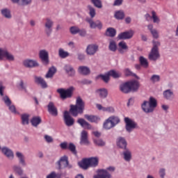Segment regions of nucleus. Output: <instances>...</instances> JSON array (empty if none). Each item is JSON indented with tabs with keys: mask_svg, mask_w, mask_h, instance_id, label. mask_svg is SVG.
I'll return each mask as SVG.
<instances>
[{
	"mask_svg": "<svg viewBox=\"0 0 178 178\" xmlns=\"http://www.w3.org/2000/svg\"><path fill=\"white\" fill-rule=\"evenodd\" d=\"M86 106V103L83 101L81 97H78L76 100V104H72L70 106V112L74 118L79 116V114L81 115L84 112V108Z\"/></svg>",
	"mask_w": 178,
	"mask_h": 178,
	"instance_id": "f257e3e1",
	"label": "nucleus"
},
{
	"mask_svg": "<svg viewBox=\"0 0 178 178\" xmlns=\"http://www.w3.org/2000/svg\"><path fill=\"white\" fill-rule=\"evenodd\" d=\"M156 99L155 98L150 97L149 102L145 101L142 104V109L146 113H151L154 112V109L156 108Z\"/></svg>",
	"mask_w": 178,
	"mask_h": 178,
	"instance_id": "f03ea898",
	"label": "nucleus"
},
{
	"mask_svg": "<svg viewBox=\"0 0 178 178\" xmlns=\"http://www.w3.org/2000/svg\"><path fill=\"white\" fill-rule=\"evenodd\" d=\"M159 45H161L159 42L153 41V47L149 54V59L150 60H157V59H159L161 56L159 54V49H158Z\"/></svg>",
	"mask_w": 178,
	"mask_h": 178,
	"instance_id": "7ed1b4c3",
	"label": "nucleus"
},
{
	"mask_svg": "<svg viewBox=\"0 0 178 178\" xmlns=\"http://www.w3.org/2000/svg\"><path fill=\"white\" fill-rule=\"evenodd\" d=\"M74 90V88L73 87H70L66 90H65L64 88H58L57 90V92L60 94L61 99H67V98H72Z\"/></svg>",
	"mask_w": 178,
	"mask_h": 178,
	"instance_id": "20e7f679",
	"label": "nucleus"
},
{
	"mask_svg": "<svg viewBox=\"0 0 178 178\" xmlns=\"http://www.w3.org/2000/svg\"><path fill=\"white\" fill-rule=\"evenodd\" d=\"M63 120L65 126L70 127L74 124V118L70 115L69 111H65L63 113Z\"/></svg>",
	"mask_w": 178,
	"mask_h": 178,
	"instance_id": "39448f33",
	"label": "nucleus"
},
{
	"mask_svg": "<svg viewBox=\"0 0 178 178\" xmlns=\"http://www.w3.org/2000/svg\"><path fill=\"white\" fill-rule=\"evenodd\" d=\"M124 122L126 123V130L129 133H131L132 130H134V129H136L137 127V122H134V120L127 117L124 118Z\"/></svg>",
	"mask_w": 178,
	"mask_h": 178,
	"instance_id": "423d86ee",
	"label": "nucleus"
},
{
	"mask_svg": "<svg viewBox=\"0 0 178 178\" xmlns=\"http://www.w3.org/2000/svg\"><path fill=\"white\" fill-rule=\"evenodd\" d=\"M39 57L44 65H48V63H49V55L47 50H40L39 52Z\"/></svg>",
	"mask_w": 178,
	"mask_h": 178,
	"instance_id": "0eeeda50",
	"label": "nucleus"
},
{
	"mask_svg": "<svg viewBox=\"0 0 178 178\" xmlns=\"http://www.w3.org/2000/svg\"><path fill=\"white\" fill-rule=\"evenodd\" d=\"M3 58H6L7 60H15V56H13V55H12L10 53L8 52L5 49H0V60H2Z\"/></svg>",
	"mask_w": 178,
	"mask_h": 178,
	"instance_id": "6e6552de",
	"label": "nucleus"
},
{
	"mask_svg": "<svg viewBox=\"0 0 178 178\" xmlns=\"http://www.w3.org/2000/svg\"><path fill=\"white\" fill-rule=\"evenodd\" d=\"M133 35H134V31L130 30L129 31L120 33L118 38L119 40H130V38H133Z\"/></svg>",
	"mask_w": 178,
	"mask_h": 178,
	"instance_id": "1a4fd4ad",
	"label": "nucleus"
},
{
	"mask_svg": "<svg viewBox=\"0 0 178 178\" xmlns=\"http://www.w3.org/2000/svg\"><path fill=\"white\" fill-rule=\"evenodd\" d=\"M86 22L89 23L90 29H99V30L102 29V22L99 20L93 22L92 19L87 18Z\"/></svg>",
	"mask_w": 178,
	"mask_h": 178,
	"instance_id": "9d476101",
	"label": "nucleus"
},
{
	"mask_svg": "<svg viewBox=\"0 0 178 178\" xmlns=\"http://www.w3.org/2000/svg\"><path fill=\"white\" fill-rule=\"evenodd\" d=\"M54 26V22L51 20L49 18L46 19V22L44 24L45 27V33L48 37L51 35L52 33V27Z\"/></svg>",
	"mask_w": 178,
	"mask_h": 178,
	"instance_id": "9b49d317",
	"label": "nucleus"
},
{
	"mask_svg": "<svg viewBox=\"0 0 178 178\" xmlns=\"http://www.w3.org/2000/svg\"><path fill=\"white\" fill-rule=\"evenodd\" d=\"M3 101L7 105V106L9 107V111L12 112V113H14L15 115L17 114V111H16V107L13 105L10 106L12 104V102L10 101V99L8 96H6L3 97Z\"/></svg>",
	"mask_w": 178,
	"mask_h": 178,
	"instance_id": "f8f14e48",
	"label": "nucleus"
},
{
	"mask_svg": "<svg viewBox=\"0 0 178 178\" xmlns=\"http://www.w3.org/2000/svg\"><path fill=\"white\" fill-rule=\"evenodd\" d=\"M93 178H112V175L106 170H99L97 175H95Z\"/></svg>",
	"mask_w": 178,
	"mask_h": 178,
	"instance_id": "ddd939ff",
	"label": "nucleus"
},
{
	"mask_svg": "<svg viewBox=\"0 0 178 178\" xmlns=\"http://www.w3.org/2000/svg\"><path fill=\"white\" fill-rule=\"evenodd\" d=\"M129 84V88L131 90V92H137L138 91V89L140 88V82L137 80H133L128 81Z\"/></svg>",
	"mask_w": 178,
	"mask_h": 178,
	"instance_id": "4468645a",
	"label": "nucleus"
},
{
	"mask_svg": "<svg viewBox=\"0 0 178 178\" xmlns=\"http://www.w3.org/2000/svg\"><path fill=\"white\" fill-rule=\"evenodd\" d=\"M61 162L63 164V168H72V165H69V160L67 156H62L60 159V161H58V169H62V164H60Z\"/></svg>",
	"mask_w": 178,
	"mask_h": 178,
	"instance_id": "2eb2a0df",
	"label": "nucleus"
},
{
	"mask_svg": "<svg viewBox=\"0 0 178 178\" xmlns=\"http://www.w3.org/2000/svg\"><path fill=\"white\" fill-rule=\"evenodd\" d=\"M47 109L50 115H52V116H58V108L55 107V104H54V102H50L49 103V104L47 105Z\"/></svg>",
	"mask_w": 178,
	"mask_h": 178,
	"instance_id": "dca6fc26",
	"label": "nucleus"
},
{
	"mask_svg": "<svg viewBox=\"0 0 178 178\" xmlns=\"http://www.w3.org/2000/svg\"><path fill=\"white\" fill-rule=\"evenodd\" d=\"M34 79H35V83L40 86L42 88H47V87H48V85L47 84V81H45V79H43L42 77L35 76Z\"/></svg>",
	"mask_w": 178,
	"mask_h": 178,
	"instance_id": "f3484780",
	"label": "nucleus"
},
{
	"mask_svg": "<svg viewBox=\"0 0 178 178\" xmlns=\"http://www.w3.org/2000/svg\"><path fill=\"white\" fill-rule=\"evenodd\" d=\"M120 90L121 92H123L124 94H129V92H131L129 81L121 84L120 86Z\"/></svg>",
	"mask_w": 178,
	"mask_h": 178,
	"instance_id": "a211bd4d",
	"label": "nucleus"
},
{
	"mask_svg": "<svg viewBox=\"0 0 178 178\" xmlns=\"http://www.w3.org/2000/svg\"><path fill=\"white\" fill-rule=\"evenodd\" d=\"M77 123L81 126L83 129H87L88 130H91L92 127L90 125L88 122L86 121L83 118H79L77 120Z\"/></svg>",
	"mask_w": 178,
	"mask_h": 178,
	"instance_id": "6ab92c4d",
	"label": "nucleus"
},
{
	"mask_svg": "<svg viewBox=\"0 0 178 178\" xmlns=\"http://www.w3.org/2000/svg\"><path fill=\"white\" fill-rule=\"evenodd\" d=\"M96 107L99 111H103V112H108L109 113H115V108L113 106L104 107L101 104H97Z\"/></svg>",
	"mask_w": 178,
	"mask_h": 178,
	"instance_id": "aec40b11",
	"label": "nucleus"
},
{
	"mask_svg": "<svg viewBox=\"0 0 178 178\" xmlns=\"http://www.w3.org/2000/svg\"><path fill=\"white\" fill-rule=\"evenodd\" d=\"M97 51H98V45L96 44H89L86 49L88 55H95Z\"/></svg>",
	"mask_w": 178,
	"mask_h": 178,
	"instance_id": "412c9836",
	"label": "nucleus"
},
{
	"mask_svg": "<svg viewBox=\"0 0 178 178\" xmlns=\"http://www.w3.org/2000/svg\"><path fill=\"white\" fill-rule=\"evenodd\" d=\"M64 70H65L67 74H68V76L70 77H74V76L76 74V70H74V68H73L70 65H65Z\"/></svg>",
	"mask_w": 178,
	"mask_h": 178,
	"instance_id": "4be33fe9",
	"label": "nucleus"
},
{
	"mask_svg": "<svg viewBox=\"0 0 178 178\" xmlns=\"http://www.w3.org/2000/svg\"><path fill=\"white\" fill-rule=\"evenodd\" d=\"M84 118L86 120L90 122V123H98V121L99 120V118L97 115L86 114L84 115Z\"/></svg>",
	"mask_w": 178,
	"mask_h": 178,
	"instance_id": "5701e85b",
	"label": "nucleus"
},
{
	"mask_svg": "<svg viewBox=\"0 0 178 178\" xmlns=\"http://www.w3.org/2000/svg\"><path fill=\"white\" fill-rule=\"evenodd\" d=\"M79 166H80L81 169L87 170V169L90 168V161L88 160V159H83L79 163Z\"/></svg>",
	"mask_w": 178,
	"mask_h": 178,
	"instance_id": "b1692460",
	"label": "nucleus"
},
{
	"mask_svg": "<svg viewBox=\"0 0 178 178\" xmlns=\"http://www.w3.org/2000/svg\"><path fill=\"white\" fill-rule=\"evenodd\" d=\"M97 94L99 96L100 98L104 99L108 97V90L106 88H100L96 90Z\"/></svg>",
	"mask_w": 178,
	"mask_h": 178,
	"instance_id": "393cba45",
	"label": "nucleus"
},
{
	"mask_svg": "<svg viewBox=\"0 0 178 178\" xmlns=\"http://www.w3.org/2000/svg\"><path fill=\"white\" fill-rule=\"evenodd\" d=\"M24 65H25L26 67H37L38 63L33 60H26L24 61Z\"/></svg>",
	"mask_w": 178,
	"mask_h": 178,
	"instance_id": "a878e982",
	"label": "nucleus"
},
{
	"mask_svg": "<svg viewBox=\"0 0 178 178\" xmlns=\"http://www.w3.org/2000/svg\"><path fill=\"white\" fill-rule=\"evenodd\" d=\"M118 51L120 54H124L127 49H129V47H127V44L125 43L124 41L120 42L118 44Z\"/></svg>",
	"mask_w": 178,
	"mask_h": 178,
	"instance_id": "bb28decb",
	"label": "nucleus"
},
{
	"mask_svg": "<svg viewBox=\"0 0 178 178\" xmlns=\"http://www.w3.org/2000/svg\"><path fill=\"white\" fill-rule=\"evenodd\" d=\"M80 144H88V133L86 131L81 132Z\"/></svg>",
	"mask_w": 178,
	"mask_h": 178,
	"instance_id": "cd10ccee",
	"label": "nucleus"
},
{
	"mask_svg": "<svg viewBox=\"0 0 178 178\" xmlns=\"http://www.w3.org/2000/svg\"><path fill=\"white\" fill-rule=\"evenodd\" d=\"M117 145L120 147V148L126 149V147H127V142H126V139L124 138L120 137L118 138Z\"/></svg>",
	"mask_w": 178,
	"mask_h": 178,
	"instance_id": "c85d7f7f",
	"label": "nucleus"
},
{
	"mask_svg": "<svg viewBox=\"0 0 178 178\" xmlns=\"http://www.w3.org/2000/svg\"><path fill=\"white\" fill-rule=\"evenodd\" d=\"M78 72L80 74H83V76H87L90 74V68L86 66H79L78 68Z\"/></svg>",
	"mask_w": 178,
	"mask_h": 178,
	"instance_id": "c756f323",
	"label": "nucleus"
},
{
	"mask_svg": "<svg viewBox=\"0 0 178 178\" xmlns=\"http://www.w3.org/2000/svg\"><path fill=\"white\" fill-rule=\"evenodd\" d=\"M1 151H2L3 154H4V155H6V156H7V158H11V159H13V152H12V150H10V149H9L8 147H3L1 149Z\"/></svg>",
	"mask_w": 178,
	"mask_h": 178,
	"instance_id": "7c9ffc66",
	"label": "nucleus"
},
{
	"mask_svg": "<svg viewBox=\"0 0 178 178\" xmlns=\"http://www.w3.org/2000/svg\"><path fill=\"white\" fill-rule=\"evenodd\" d=\"M42 122L41 117L35 116L31 120V123L34 127H37Z\"/></svg>",
	"mask_w": 178,
	"mask_h": 178,
	"instance_id": "2f4dec72",
	"label": "nucleus"
},
{
	"mask_svg": "<svg viewBox=\"0 0 178 178\" xmlns=\"http://www.w3.org/2000/svg\"><path fill=\"white\" fill-rule=\"evenodd\" d=\"M21 120H22V124L23 125L29 124V120H30V115L27 113L21 115Z\"/></svg>",
	"mask_w": 178,
	"mask_h": 178,
	"instance_id": "473e14b6",
	"label": "nucleus"
},
{
	"mask_svg": "<svg viewBox=\"0 0 178 178\" xmlns=\"http://www.w3.org/2000/svg\"><path fill=\"white\" fill-rule=\"evenodd\" d=\"M55 73H56V67H50L47 74L45 75L46 79H52Z\"/></svg>",
	"mask_w": 178,
	"mask_h": 178,
	"instance_id": "72a5a7b5",
	"label": "nucleus"
},
{
	"mask_svg": "<svg viewBox=\"0 0 178 178\" xmlns=\"http://www.w3.org/2000/svg\"><path fill=\"white\" fill-rule=\"evenodd\" d=\"M88 161H89V166H91L92 168H95V166H98V158H89L88 159Z\"/></svg>",
	"mask_w": 178,
	"mask_h": 178,
	"instance_id": "f704fd0d",
	"label": "nucleus"
},
{
	"mask_svg": "<svg viewBox=\"0 0 178 178\" xmlns=\"http://www.w3.org/2000/svg\"><path fill=\"white\" fill-rule=\"evenodd\" d=\"M124 155V159L127 162H130L131 161V152H130L129 149H126L123 152Z\"/></svg>",
	"mask_w": 178,
	"mask_h": 178,
	"instance_id": "c9c22d12",
	"label": "nucleus"
},
{
	"mask_svg": "<svg viewBox=\"0 0 178 178\" xmlns=\"http://www.w3.org/2000/svg\"><path fill=\"white\" fill-rule=\"evenodd\" d=\"M104 129L106 130H110V129H112L113 127H115L114 124L109 120V118H108L105 122L104 123Z\"/></svg>",
	"mask_w": 178,
	"mask_h": 178,
	"instance_id": "e433bc0d",
	"label": "nucleus"
},
{
	"mask_svg": "<svg viewBox=\"0 0 178 178\" xmlns=\"http://www.w3.org/2000/svg\"><path fill=\"white\" fill-rule=\"evenodd\" d=\"M108 120L111 121L113 124H114V127L118 124V123H120V119L118 116L112 115L108 118Z\"/></svg>",
	"mask_w": 178,
	"mask_h": 178,
	"instance_id": "4c0bfd02",
	"label": "nucleus"
},
{
	"mask_svg": "<svg viewBox=\"0 0 178 178\" xmlns=\"http://www.w3.org/2000/svg\"><path fill=\"white\" fill-rule=\"evenodd\" d=\"M139 62H140V66H143L145 69H147V67H148V66H149L148 60H147L146 58H144V56H140L139 58Z\"/></svg>",
	"mask_w": 178,
	"mask_h": 178,
	"instance_id": "58836bf2",
	"label": "nucleus"
},
{
	"mask_svg": "<svg viewBox=\"0 0 178 178\" xmlns=\"http://www.w3.org/2000/svg\"><path fill=\"white\" fill-rule=\"evenodd\" d=\"M106 35L108 37H115V35H116V29H115L113 28L107 29Z\"/></svg>",
	"mask_w": 178,
	"mask_h": 178,
	"instance_id": "ea45409f",
	"label": "nucleus"
},
{
	"mask_svg": "<svg viewBox=\"0 0 178 178\" xmlns=\"http://www.w3.org/2000/svg\"><path fill=\"white\" fill-rule=\"evenodd\" d=\"M115 17L118 20H123V19H124V13L122 10H118L115 12Z\"/></svg>",
	"mask_w": 178,
	"mask_h": 178,
	"instance_id": "a19ab883",
	"label": "nucleus"
},
{
	"mask_svg": "<svg viewBox=\"0 0 178 178\" xmlns=\"http://www.w3.org/2000/svg\"><path fill=\"white\" fill-rule=\"evenodd\" d=\"M163 95L166 99H172V98L174 97L173 92H172L170 90L164 91Z\"/></svg>",
	"mask_w": 178,
	"mask_h": 178,
	"instance_id": "79ce46f5",
	"label": "nucleus"
},
{
	"mask_svg": "<svg viewBox=\"0 0 178 178\" xmlns=\"http://www.w3.org/2000/svg\"><path fill=\"white\" fill-rule=\"evenodd\" d=\"M108 49H110L112 52H116V49H118L116 42H115L114 40L110 41Z\"/></svg>",
	"mask_w": 178,
	"mask_h": 178,
	"instance_id": "37998d69",
	"label": "nucleus"
},
{
	"mask_svg": "<svg viewBox=\"0 0 178 178\" xmlns=\"http://www.w3.org/2000/svg\"><path fill=\"white\" fill-rule=\"evenodd\" d=\"M16 155L19 160V163H21L22 166H26V161H24V156H23V154L19 152H17L16 153Z\"/></svg>",
	"mask_w": 178,
	"mask_h": 178,
	"instance_id": "c03bdc74",
	"label": "nucleus"
},
{
	"mask_svg": "<svg viewBox=\"0 0 178 178\" xmlns=\"http://www.w3.org/2000/svg\"><path fill=\"white\" fill-rule=\"evenodd\" d=\"M58 55L60 58L65 59V58H67V56H69V52L65 51L63 49H59Z\"/></svg>",
	"mask_w": 178,
	"mask_h": 178,
	"instance_id": "a18cd8bd",
	"label": "nucleus"
},
{
	"mask_svg": "<svg viewBox=\"0 0 178 178\" xmlns=\"http://www.w3.org/2000/svg\"><path fill=\"white\" fill-rule=\"evenodd\" d=\"M67 149H69L74 155H77V150H76V145L70 143L68 145Z\"/></svg>",
	"mask_w": 178,
	"mask_h": 178,
	"instance_id": "49530a36",
	"label": "nucleus"
},
{
	"mask_svg": "<svg viewBox=\"0 0 178 178\" xmlns=\"http://www.w3.org/2000/svg\"><path fill=\"white\" fill-rule=\"evenodd\" d=\"M1 15H3V16L7 19H10V17H12L10 15V11L7 8L1 10Z\"/></svg>",
	"mask_w": 178,
	"mask_h": 178,
	"instance_id": "de8ad7c7",
	"label": "nucleus"
},
{
	"mask_svg": "<svg viewBox=\"0 0 178 178\" xmlns=\"http://www.w3.org/2000/svg\"><path fill=\"white\" fill-rule=\"evenodd\" d=\"M90 1L96 8H98L99 9H101V8H102V1H101V0H90Z\"/></svg>",
	"mask_w": 178,
	"mask_h": 178,
	"instance_id": "09e8293b",
	"label": "nucleus"
},
{
	"mask_svg": "<svg viewBox=\"0 0 178 178\" xmlns=\"http://www.w3.org/2000/svg\"><path fill=\"white\" fill-rule=\"evenodd\" d=\"M109 73L108 72L106 74L103 75V74H100L97 76V79H99V77H101L102 80H103V81H104V83H108V81H109Z\"/></svg>",
	"mask_w": 178,
	"mask_h": 178,
	"instance_id": "8fccbe9b",
	"label": "nucleus"
},
{
	"mask_svg": "<svg viewBox=\"0 0 178 178\" xmlns=\"http://www.w3.org/2000/svg\"><path fill=\"white\" fill-rule=\"evenodd\" d=\"M108 75L111 76V77H113V79H118L120 76V74L115 70H111L108 72Z\"/></svg>",
	"mask_w": 178,
	"mask_h": 178,
	"instance_id": "3c124183",
	"label": "nucleus"
},
{
	"mask_svg": "<svg viewBox=\"0 0 178 178\" xmlns=\"http://www.w3.org/2000/svg\"><path fill=\"white\" fill-rule=\"evenodd\" d=\"M124 73H125V76H131L132 77H136V79H138V77L137 76V74H136L129 69H126L124 71Z\"/></svg>",
	"mask_w": 178,
	"mask_h": 178,
	"instance_id": "603ef678",
	"label": "nucleus"
},
{
	"mask_svg": "<svg viewBox=\"0 0 178 178\" xmlns=\"http://www.w3.org/2000/svg\"><path fill=\"white\" fill-rule=\"evenodd\" d=\"M88 9H89V15L90 17L92 19L93 17H95V8H92L91 6H88Z\"/></svg>",
	"mask_w": 178,
	"mask_h": 178,
	"instance_id": "864d4df0",
	"label": "nucleus"
},
{
	"mask_svg": "<svg viewBox=\"0 0 178 178\" xmlns=\"http://www.w3.org/2000/svg\"><path fill=\"white\" fill-rule=\"evenodd\" d=\"M79 29L80 28L77 27V26H72L70 29V31L71 34L76 35V34L79 33Z\"/></svg>",
	"mask_w": 178,
	"mask_h": 178,
	"instance_id": "5fc2aeb1",
	"label": "nucleus"
},
{
	"mask_svg": "<svg viewBox=\"0 0 178 178\" xmlns=\"http://www.w3.org/2000/svg\"><path fill=\"white\" fill-rule=\"evenodd\" d=\"M152 17L153 19L154 23H159L160 20L158 16H156V13H155V11H152Z\"/></svg>",
	"mask_w": 178,
	"mask_h": 178,
	"instance_id": "6e6d98bb",
	"label": "nucleus"
},
{
	"mask_svg": "<svg viewBox=\"0 0 178 178\" xmlns=\"http://www.w3.org/2000/svg\"><path fill=\"white\" fill-rule=\"evenodd\" d=\"M15 172L17 173L19 176H22L23 175V170H22V168L19 166H14L13 168Z\"/></svg>",
	"mask_w": 178,
	"mask_h": 178,
	"instance_id": "4d7b16f0",
	"label": "nucleus"
},
{
	"mask_svg": "<svg viewBox=\"0 0 178 178\" xmlns=\"http://www.w3.org/2000/svg\"><path fill=\"white\" fill-rule=\"evenodd\" d=\"M94 143L97 145H99V147H104L105 145V142L101 139H95Z\"/></svg>",
	"mask_w": 178,
	"mask_h": 178,
	"instance_id": "13d9d810",
	"label": "nucleus"
},
{
	"mask_svg": "<svg viewBox=\"0 0 178 178\" xmlns=\"http://www.w3.org/2000/svg\"><path fill=\"white\" fill-rule=\"evenodd\" d=\"M32 1L33 0H19V3H18V5H22V6L30 5Z\"/></svg>",
	"mask_w": 178,
	"mask_h": 178,
	"instance_id": "bf43d9fd",
	"label": "nucleus"
},
{
	"mask_svg": "<svg viewBox=\"0 0 178 178\" xmlns=\"http://www.w3.org/2000/svg\"><path fill=\"white\" fill-rule=\"evenodd\" d=\"M159 80H161L159 75H153L151 77V81H153V83H156V81H159Z\"/></svg>",
	"mask_w": 178,
	"mask_h": 178,
	"instance_id": "052dcab7",
	"label": "nucleus"
},
{
	"mask_svg": "<svg viewBox=\"0 0 178 178\" xmlns=\"http://www.w3.org/2000/svg\"><path fill=\"white\" fill-rule=\"evenodd\" d=\"M78 33L79 34V35H81V37H86V35H87V31H86V29H79Z\"/></svg>",
	"mask_w": 178,
	"mask_h": 178,
	"instance_id": "680f3d73",
	"label": "nucleus"
},
{
	"mask_svg": "<svg viewBox=\"0 0 178 178\" xmlns=\"http://www.w3.org/2000/svg\"><path fill=\"white\" fill-rule=\"evenodd\" d=\"M151 34L152 35L153 38H158L159 37V35L158 33V31H156V29H154V30L152 31Z\"/></svg>",
	"mask_w": 178,
	"mask_h": 178,
	"instance_id": "e2e57ef3",
	"label": "nucleus"
},
{
	"mask_svg": "<svg viewBox=\"0 0 178 178\" xmlns=\"http://www.w3.org/2000/svg\"><path fill=\"white\" fill-rule=\"evenodd\" d=\"M19 88H20L21 90H24V91H26V86H24V82H23V81H20L19 84Z\"/></svg>",
	"mask_w": 178,
	"mask_h": 178,
	"instance_id": "0e129e2a",
	"label": "nucleus"
},
{
	"mask_svg": "<svg viewBox=\"0 0 178 178\" xmlns=\"http://www.w3.org/2000/svg\"><path fill=\"white\" fill-rule=\"evenodd\" d=\"M44 139L46 140L47 143H53L54 138H52L51 136L48 135L44 136Z\"/></svg>",
	"mask_w": 178,
	"mask_h": 178,
	"instance_id": "69168bd1",
	"label": "nucleus"
},
{
	"mask_svg": "<svg viewBox=\"0 0 178 178\" xmlns=\"http://www.w3.org/2000/svg\"><path fill=\"white\" fill-rule=\"evenodd\" d=\"M60 148H62V149H67L68 146H67V143L64 142L60 144Z\"/></svg>",
	"mask_w": 178,
	"mask_h": 178,
	"instance_id": "338daca9",
	"label": "nucleus"
},
{
	"mask_svg": "<svg viewBox=\"0 0 178 178\" xmlns=\"http://www.w3.org/2000/svg\"><path fill=\"white\" fill-rule=\"evenodd\" d=\"M47 178H56V173L52 172L51 174L47 176Z\"/></svg>",
	"mask_w": 178,
	"mask_h": 178,
	"instance_id": "774afa93",
	"label": "nucleus"
}]
</instances>
